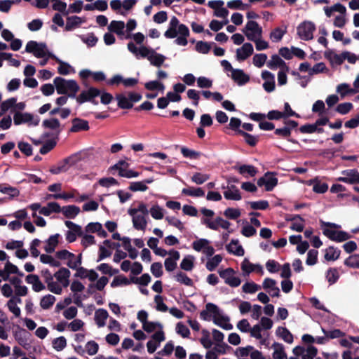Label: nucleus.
I'll use <instances>...</instances> for the list:
<instances>
[{"instance_id": "nucleus-1", "label": "nucleus", "mask_w": 359, "mask_h": 359, "mask_svg": "<svg viewBox=\"0 0 359 359\" xmlns=\"http://www.w3.org/2000/svg\"><path fill=\"white\" fill-rule=\"evenodd\" d=\"M164 36L168 39H175V43L178 46H185L188 43L189 29L184 24L180 22L179 20L173 16L169 22L168 29L165 32Z\"/></svg>"}, {"instance_id": "nucleus-2", "label": "nucleus", "mask_w": 359, "mask_h": 359, "mask_svg": "<svg viewBox=\"0 0 359 359\" xmlns=\"http://www.w3.org/2000/svg\"><path fill=\"white\" fill-rule=\"evenodd\" d=\"M127 48L137 58H147L151 65L158 67H161L165 60L163 55L158 53L154 49L144 45L137 47L133 42H129Z\"/></svg>"}, {"instance_id": "nucleus-3", "label": "nucleus", "mask_w": 359, "mask_h": 359, "mask_svg": "<svg viewBox=\"0 0 359 359\" xmlns=\"http://www.w3.org/2000/svg\"><path fill=\"white\" fill-rule=\"evenodd\" d=\"M1 271L4 273V280H8L13 285L17 296H26L27 294L28 288L22 285V280L15 276L10 277L12 274H17L20 276H23V273L20 271L17 266L8 261Z\"/></svg>"}, {"instance_id": "nucleus-4", "label": "nucleus", "mask_w": 359, "mask_h": 359, "mask_svg": "<svg viewBox=\"0 0 359 359\" xmlns=\"http://www.w3.org/2000/svg\"><path fill=\"white\" fill-rule=\"evenodd\" d=\"M128 212L132 217L133 225L135 229L144 230L146 229L149 210L144 203H138L136 207L130 208Z\"/></svg>"}, {"instance_id": "nucleus-5", "label": "nucleus", "mask_w": 359, "mask_h": 359, "mask_svg": "<svg viewBox=\"0 0 359 359\" xmlns=\"http://www.w3.org/2000/svg\"><path fill=\"white\" fill-rule=\"evenodd\" d=\"M339 227V225L334 223L321 222L323 233L330 239L337 242L348 240L350 238V236L345 231L337 230Z\"/></svg>"}, {"instance_id": "nucleus-6", "label": "nucleus", "mask_w": 359, "mask_h": 359, "mask_svg": "<svg viewBox=\"0 0 359 359\" xmlns=\"http://www.w3.org/2000/svg\"><path fill=\"white\" fill-rule=\"evenodd\" d=\"M54 85L58 94H67L69 97H74L79 90V86L74 80H66L61 77L54 79Z\"/></svg>"}, {"instance_id": "nucleus-7", "label": "nucleus", "mask_w": 359, "mask_h": 359, "mask_svg": "<svg viewBox=\"0 0 359 359\" xmlns=\"http://www.w3.org/2000/svg\"><path fill=\"white\" fill-rule=\"evenodd\" d=\"M141 99V95L133 92L121 93L116 95L117 104L121 109H130L134 103L139 102Z\"/></svg>"}, {"instance_id": "nucleus-8", "label": "nucleus", "mask_w": 359, "mask_h": 359, "mask_svg": "<svg viewBox=\"0 0 359 359\" xmlns=\"http://www.w3.org/2000/svg\"><path fill=\"white\" fill-rule=\"evenodd\" d=\"M25 51L32 53L36 57H47L52 56L45 43H38L35 41H29L25 46Z\"/></svg>"}, {"instance_id": "nucleus-9", "label": "nucleus", "mask_w": 359, "mask_h": 359, "mask_svg": "<svg viewBox=\"0 0 359 359\" xmlns=\"http://www.w3.org/2000/svg\"><path fill=\"white\" fill-rule=\"evenodd\" d=\"M316 30L315 24L309 20H306L300 23L297 28V35L302 40L309 41L313 37V32Z\"/></svg>"}, {"instance_id": "nucleus-10", "label": "nucleus", "mask_w": 359, "mask_h": 359, "mask_svg": "<svg viewBox=\"0 0 359 359\" xmlns=\"http://www.w3.org/2000/svg\"><path fill=\"white\" fill-rule=\"evenodd\" d=\"M56 257L60 259L64 260L65 264L72 269H77L81 264L80 256L77 257L66 250L57 252Z\"/></svg>"}, {"instance_id": "nucleus-11", "label": "nucleus", "mask_w": 359, "mask_h": 359, "mask_svg": "<svg viewBox=\"0 0 359 359\" xmlns=\"http://www.w3.org/2000/svg\"><path fill=\"white\" fill-rule=\"evenodd\" d=\"M15 125L27 123L29 126H36L40 122V118L37 116H34L29 113L15 112L13 116Z\"/></svg>"}, {"instance_id": "nucleus-12", "label": "nucleus", "mask_w": 359, "mask_h": 359, "mask_svg": "<svg viewBox=\"0 0 359 359\" xmlns=\"http://www.w3.org/2000/svg\"><path fill=\"white\" fill-rule=\"evenodd\" d=\"M243 32L250 41H254L258 37H262V29L255 21H248L243 29Z\"/></svg>"}, {"instance_id": "nucleus-13", "label": "nucleus", "mask_w": 359, "mask_h": 359, "mask_svg": "<svg viewBox=\"0 0 359 359\" xmlns=\"http://www.w3.org/2000/svg\"><path fill=\"white\" fill-rule=\"evenodd\" d=\"M219 276L224 283L232 287H236L241 283V278L236 276V271L232 268L219 271Z\"/></svg>"}, {"instance_id": "nucleus-14", "label": "nucleus", "mask_w": 359, "mask_h": 359, "mask_svg": "<svg viewBox=\"0 0 359 359\" xmlns=\"http://www.w3.org/2000/svg\"><path fill=\"white\" fill-rule=\"evenodd\" d=\"M292 352L297 357L302 356V359H313L318 353V350L311 345L306 348L297 346L293 348Z\"/></svg>"}, {"instance_id": "nucleus-15", "label": "nucleus", "mask_w": 359, "mask_h": 359, "mask_svg": "<svg viewBox=\"0 0 359 359\" xmlns=\"http://www.w3.org/2000/svg\"><path fill=\"white\" fill-rule=\"evenodd\" d=\"M192 248L197 252H203L207 256H212L214 248L210 245V241L205 238H199L192 243Z\"/></svg>"}, {"instance_id": "nucleus-16", "label": "nucleus", "mask_w": 359, "mask_h": 359, "mask_svg": "<svg viewBox=\"0 0 359 359\" xmlns=\"http://www.w3.org/2000/svg\"><path fill=\"white\" fill-rule=\"evenodd\" d=\"M65 224L69 229L66 233V240L69 243L75 241L77 236H82V229L79 225L71 221H65Z\"/></svg>"}, {"instance_id": "nucleus-17", "label": "nucleus", "mask_w": 359, "mask_h": 359, "mask_svg": "<svg viewBox=\"0 0 359 359\" xmlns=\"http://www.w3.org/2000/svg\"><path fill=\"white\" fill-rule=\"evenodd\" d=\"M241 268L243 276H248L252 272H255L260 275L264 274V269L262 265L259 264H253L247 258H245L241 262Z\"/></svg>"}, {"instance_id": "nucleus-18", "label": "nucleus", "mask_w": 359, "mask_h": 359, "mask_svg": "<svg viewBox=\"0 0 359 359\" xmlns=\"http://www.w3.org/2000/svg\"><path fill=\"white\" fill-rule=\"evenodd\" d=\"M126 24L124 23V22L119 20H112L108 26V30L110 32H113L117 34L120 39H130L131 34H126V32L124 30Z\"/></svg>"}, {"instance_id": "nucleus-19", "label": "nucleus", "mask_w": 359, "mask_h": 359, "mask_svg": "<svg viewBox=\"0 0 359 359\" xmlns=\"http://www.w3.org/2000/svg\"><path fill=\"white\" fill-rule=\"evenodd\" d=\"M221 311L222 310L217 305L212 303H208L205 305V309L201 312L200 316L204 320L208 321L212 320L213 321Z\"/></svg>"}, {"instance_id": "nucleus-20", "label": "nucleus", "mask_w": 359, "mask_h": 359, "mask_svg": "<svg viewBox=\"0 0 359 359\" xmlns=\"http://www.w3.org/2000/svg\"><path fill=\"white\" fill-rule=\"evenodd\" d=\"M278 184V179L271 173L267 172L257 180L259 187H264L266 191H271Z\"/></svg>"}, {"instance_id": "nucleus-21", "label": "nucleus", "mask_w": 359, "mask_h": 359, "mask_svg": "<svg viewBox=\"0 0 359 359\" xmlns=\"http://www.w3.org/2000/svg\"><path fill=\"white\" fill-rule=\"evenodd\" d=\"M165 339L163 331L154 333L151 336V339L147 344V351L149 353H153L159 347L161 343Z\"/></svg>"}, {"instance_id": "nucleus-22", "label": "nucleus", "mask_w": 359, "mask_h": 359, "mask_svg": "<svg viewBox=\"0 0 359 359\" xmlns=\"http://www.w3.org/2000/svg\"><path fill=\"white\" fill-rule=\"evenodd\" d=\"M342 177L337 178L339 182L348 184L359 183V172L355 169L346 170L341 172Z\"/></svg>"}, {"instance_id": "nucleus-23", "label": "nucleus", "mask_w": 359, "mask_h": 359, "mask_svg": "<svg viewBox=\"0 0 359 359\" xmlns=\"http://www.w3.org/2000/svg\"><path fill=\"white\" fill-rule=\"evenodd\" d=\"M254 48L250 43H245L243 46L236 49V57L238 61H244L252 55Z\"/></svg>"}, {"instance_id": "nucleus-24", "label": "nucleus", "mask_w": 359, "mask_h": 359, "mask_svg": "<svg viewBox=\"0 0 359 359\" xmlns=\"http://www.w3.org/2000/svg\"><path fill=\"white\" fill-rule=\"evenodd\" d=\"M180 257V252L172 250L168 252V257L165 259L164 265L167 271H172L177 267V262Z\"/></svg>"}, {"instance_id": "nucleus-25", "label": "nucleus", "mask_w": 359, "mask_h": 359, "mask_svg": "<svg viewBox=\"0 0 359 359\" xmlns=\"http://www.w3.org/2000/svg\"><path fill=\"white\" fill-rule=\"evenodd\" d=\"M208 6L214 9V15L217 18H226L229 14L226 8H224L223 1H210L208 2Z\"/></svg>"}, {"instance_id": "nucleus-26", "label": "nucleus", "mask_w": 359, "mask_h": 359, "mask_svg": "<svg viewBox=\"0 0 359 359\" xmlns=\"http://www.w3.org/2000/svg\"><path fill=\"white\" fill-rule=\"evenodd\" d=\"M264 80L263 88L268 93H271L275 90V76L269 71H263L261 74Z\"/></svg>"}, {"instance_id": "nucleus-27", "label": "nucleus", "mask_w": 359, "mask_h": 359, "mask_svg": "<svg viewBox=\"0 0 359 359\" xmlns=\"http://www.w3.org/2000/svg\"><path fill=\"white\" fill-rule=\"evenodd\" d=\"M262 287L265 290L271 297H279L280 290L277 286V283L275 280L266 278L263 280Z\"/></svg>"}, {"instance_id": "nucleus-28", "label": "nucleus", "mask_w": 359, "mask_h": 359, "mask_svg": "<svg viewBox=\"0 0 359 359\" xmlns=\"http://www.w3.org/2000/svg\"><path fill=\"white\" fill-rule=\"evenodd\" d=\"M21 296L11 298L6 303L8 310L14 315L15 318H19L21 315V310L19 304L22 303V299L20 298Z\"/></svg>"}, {"instance_id": "nucleus-29", "label": "nucleus", "mask_w": 359, "mask_h": 359, "mask_svg": "<svg viewBox=\"0 0 359 359\" xmlns=\"http://www.w3.org/2000/svg\"><path fill=\"white\" fill-rule=\"evenodd\" d=\"M26 282L32 285V290L36 292H39L45 290L46 286L40 280L39 277L35 274L27 275L25 278Z\"/></svg>"}, {"instance_id": "nucleus-30", "label": "nucleus", "mask_w": 359, "mask_h": 359, "mask_svg": "<svg viewBox=\"0 0 359 359\" xmlns=\"http://www.w3.org/2000/svg\"><path fill=\"white\" fill-rule=\"evenodd\" d=\"M70 271L66 268H61L53 275V278H55L59 284L62 285L64 287H67L69 283Z\"/></svg>"}, {"instance_id": "nucleus-31", "label": "nucleus", "mask_w": 359, "mask_h": 359, "mask_svg": "<svg viewBox=\"0 0 359 359\" xmlns=\"http://www.w3.org/2000/svg\"><path fill=\"white\" fill-rule=\"evenodd\" d=\"M100 91L95 88H90L88 90L83 91L77 97L76 101L81 104L87 101H90L93 98L100 95Z\"/></svg>"}, {"instance_id": "nucleus-32", "label": "nucleus", "mask_w": 359, "mask_h": 359, "mask_svg": "<svg viewBox=\"0 0 359 359\" xmlns=\"http://www.w3.org/2000/svg\"><path fill=\"white\" fill-rule=\"evenodd\" d=\"M75 276L80 278H88L90 281L93 282L97 279V273L93 270H88L83 267L78 266Z\"/></svg>"}, {"instance_id": "nucleus-33", "label": "nucleus", "mask_w": 359, "mask_h": 359, "mask_svg": "<svg viewBox=\"0 0 359 359\" xmlns=\"http://www.w3.org/2000/svg\"><path fill=\"white\" fill-rule=\"evenodd\" d=\"M229 321L230 318L222 311L214 319L213 323L224 330H231L233 329V325L229 323Z\"/></svg>"}, {"instance_id": "nucleus-34", "label": "nucleus", "mask_w": 359, "mask_h": 359, "mask_svg": "<svg viewBox=\"0 0 359 359\" xmlns=\"http://www.w3.org/2000/svg\"><path fill=\"white\" fill-rule=\"evenodd\" d=\"M231 78L239 86H243L250 81V76L240 69H232Z\"/></svg>"}, {"instance_id": "nucleus-35", "label": "nucleus", "mask_w": 359, "mask_h": 359, "mask_svg": "<svg viewBox=\"0 0 359 359\" xmlns=\"http://www.w3.org/2000/svg\"><path fill=\"white\" fill-rule=\"evenodd\" d=\"M89 130L88 122L86 120L75 118L72 121V127L70 132L79 133L81 131H87Z\"/></svg>"}, {"instance_id": "nucleus-36", "label": "nucleus", "mask_w": 359, "mask_h": 359, "mask_svg": "<svg viewBox=\"0 0 359 359\" xmlns=\"http://www.w3.org/2000/svg\"><path fill=\"white\" fill-rule=\"evenodd\" d=\"M267 67L271 69H276L277 68L280 69H289L285 61L277 55L271 56V60L267 63Z\"/></svg>"}, {"instance_id": "nucleus-37", "label": "nucleus", "mask_w": 359, "mask_h": 359, "mask_svg": "<svg viewBox=\"0 0 359 359\" xmlns=\"http://www.w3.org/2000/svg\"><path fill=\"white\" fill-rule=\"evenodd\" d=\"M109 317L107 310L99 309L95 311L94 320L98 327H103L106 325V321Z\"/></svg>"}, {"instance_id": "nucleus-38", "label": "nucleus", "mask_w": 359, "mask_h": 359, "mask_svg": "<svg viewBox=\"0 0 359 359\" xmlns=\"http://www.w3.org/2000/svg\"><path fill=\"white\" fill-rule=\"evenodd\" d=\"M60 212L67 218L74 219L79 214L80 208L74 205H69L61 207Z\"/></svg>"}, {"instance_id": "nucleus-39", "label": "nucleus", "mask_w": 359, "mask_h": 359, "mask_svg": "<svg viewBox=\"0 0 359 359\" xmlns=\"http://www.w3.org/2000/svg\"><path fill=\"white\" fill-rule=\"evenodd\" d=\"M224 196L227 200L240 201L241 199L239 190L233 185L226 187L224 192Z\"/></svg>"}, {"instance_id": "nucleus-40", "label": "nucleus", "mask_w": 359, "mask_h": 359, "mask_svg": "<svg viewBox=\"0 0 359 359\" xmlns=\"http://www.w3.org/2000/svg\"><path fill=\"white\" fill-rule=\"evenodd\" d=\"M226 250L229 253L236 256H243L244 250L238 240H232L229 245H226Z\"/></svg>"}, {"instance_id": "nucleus-41", "label": "nucleus", "mask_w": 359, "mask_h": 359, "mask_svg": "<svg viewBox=\"0 0 359 359\" xmlns=\"http://www.w3.org/2000/svg\"><path fill=\"white\" fill-rule=\"evenodd\" d=\"M273 349L272 356L273 359H287V354L283 344L274 342L271 345Z\"/></svg>"}, {"instance_id": "nucleus-42", "label": "nucleus", "mask_w": 359, "mask_h": 359, "mask_svg": "<svg viewBox=\"0 0 359 359\" xmlns=\"http://www.w3.org/2000/svg\"><path fill=\"white\" fill-rule=\"evenodd\" d=\"M61 207L59 203L56 202H50L47 204L46 206L41 208L40 214L44 216H49L50 214L55 212H60Z\"/></svg>"}, {"instance_id": "nucleus-43", "label": "nucleus", "mask_w": 359, "mask_h": 359, "mask_svg": "<svg viewBox=\"0 0 359 359\" xmlns=\"http://www.w3.org/2000/svg\"><path fill=\"white\" fill-rule=\"evenodd\" d=\"M85 22V20L79 16H71L67 18V22L65 25V30L71 31L76 27H79L82 23Z\"/></svg>"}, {"instance_id": "nucleus-44", "label": "nucleus", "mask_w": 359, "mask_h": 359, "mask_svg": "<svg viewBox=\"0 0 359 359\" xmlns=\"http://www.w3.org/2000/svg\"><path fill=\"white\" fill-rule=\"evenodd\" d=\"M60 234L56 233L50 236L46 241L44 250L46 252H53L59 243Z\"/></svg>"}, {"instance_id": "nucleus-45", "label": "nucleus", "mask_w": 359, "mask_h": 359, "mask_svg": "<svg viewBox=\"0 0 359 359\" xmlns=\"http://www.w3.org/2000/svg\"><path fill=\"white\" fill-rule=\"evenodd\" d=\"M276 334L286 343L292 344L293 342V336L286 327H278L276 330Z\"/></svg>"}, {"instance_id": "nucleus-46", "label": "nucleus", "mask_w": 359, "mask_h": 359, "mask_svg": "<svg viewBox=\"0 0 359 359\" xmlns=\"http://www.w3.org/2000/svg\"><path fill=\"white\" fill-rule=\"evenodd\" d=\"M336 91L340 94L342 98L348 94H355L359 92L358 90L351 88L348 84L345 83L339 84L336 88Z\"/></svg>"}, {"instance_id": "nucleus-47", "label": "nucleus", "mask_w": 359, "mask_h": 359, "mask_svg": "<svg viewBox=\"0 0 359 359\" xmlns=\"http://www.w3.org/2000/svg\"><path fill=\"white\" fill-rule=\"evenodd\" d=\"M142 329L148 333H158L160 331H163V325L160 323L151 321L145 322L142 325Z\"/></svg>"}, {"instance_id": "nucleus-48", "label": "nucleus", "mask_w": 359, "mask_h": 359, "mask_svg": "<svg viewBox=\"0 0 359 359\" xmlns=\"http://www.w3.org/2000/svg\"><path fill=\"white\" fill-rule=\"evenodd\" d=\"M194 256L191 255H186L180 263V268L184 271H191L194 267Z\"/></svg>"}, {"instance_id": "nucleus-49", "label": "nucleus", "mask_w": 359, "mask_h": 359, "mask_svg": "<svg viewBox=\"0 0 359 359\" xmlns=\"http://www.w3.org/2000/svg\"><path fill=\"white\" fill-rule=\"evenodd\" d=\"M240 174L243 175L245 177H254L257 172V170L255 167L251 165H242L238 166L236 168Z\"/></svg>"}, {"instance_id": "nucleus-50", "label": "nucleus", "mask_w": 359, "mask_h": 359, "mask_svg": "<svg viewBox=\"0 0 359 359\" xmlns=\"http://www.w3.org/2000/svg\"><path fill=\"white\" fill-rule=\"evenodd\" d=\"M291 220L290 229L297 232H302L304 227V220L299 215L294 216Z\"/></svg>"}, {"instance_id": "nucleus-51", "label": "nucleus", "mask_w": 359, "mask_h": 359, "mask_svg": "<svg viewBox=\"0 0 359 359\" xmlns=\"http://www.w3.org/2000/svg\"><path fill=\"white\" fill-rule=\"evenodd\" d=\"M55 300L56 299L53 295L50 294H46L41 299L40 306L44 310L49 309L53 306Z\"/></svg>"}, {"instance_id": "nucleus-52", "label": "nucleus", "mask_w": 359, "mask_h": 359, "mask_svg": "<svg viewBox=\"0 0 359 359\" xmlns=\"http://www.w3.org/2000/svg\"><path fill=\"white\" fill-rule=\"evenodd\" d=\"M164 209L158 204L153 205L149 209V213L153 219L160 220L164 217Z\"/></svg>"}, {"instance_id": "nucleus-53", "label": "nucleus", "mask_w": 359, "mask_h": 359, "mask_svg": "<svg viewBox=\"0 0 359 359\" xmlns=\"http://www.w3.org/2000/svg\"><path fill=\"white\" fill-rule=\"evenodd\" d=\"M46 285L48 290L55 294H60L65 287L62 285L59 284L55 278H52Z\"/></svg>"}, {"instance_id": "nucleus-54", "label": "nucleus", "mask_w": 359, "mask_h": 359, "mask_svg": "<svg viewBox=\"0 0 359 359\" xmlns=\"http://www.w3.org/2000/svg\"><path fill=\"white\" fill-rule=\"evenodd\" d=\"M212 225L214 227H210L212 230H217L219 227L224 229H229L231 226L230 222L224 219L223 218L218 217L212 220Z\"/></svg>"}, {"instance_id": "nucleus-55", "label": "nucleus", "mask_w": 359, "mask_h": 359, "mask_svg": "<svg viewBox=\"0 0 359 359\" xmlns=\"http://www.w3.org/2000/svg\"><path fill=\"white\" fill-rule=\"evenodd\" d=\"M43 127L45 128L50 129L55 131L60 130V123L55 118H51L48 119H46L42 123Z\"/></svg>"}, {"instance_id": "nucleus-56", "label": "nucleus", "mask_w": 359, "mask_h": 359, "mask_svg": "<svg viewBox=\"0 0 359 359\" xmlns=\"http://www.w3.org/2000/svg\"><path fill=\"white\" fill-rule=\"evenodd\" d=\"M123 162H119L116 166L118 169V174L121 177H127V178H133L137 177L140 174L139 172L132 170H126L120 167V165H123Z\"/></svg>"}, {"instance_id": "nucleus-57", "label": "nucleus", "mask_w": 359, "mask_h": 359, "mask_svg": "<svg viewBox=\"0 0 359 359\" xmlns=\"http://www.w3.org/2000/svg\"><path fill=\"white\" fill-rule=\"evenodd\" d=\"M1 294L6 298H12L15 297L13 294L15 292V288L13 285L9 282V283H4L0 287Z\"/></svg>"}, {"instance_id": "nucleus-58", "label": "nucleus", "mask_w": 359, "mask_h": 359, "mask_svg": "<svg viewBox=\"0 0 359 359\" xmlns=\"http://www.w3.org/2000/svg\"><path fill=\"white\" fill-rule=\"evenodd\" d=\"M222 260V257L220 255H216L214 257L208 259L206 262V268L209 271H214L216 267L220 264Z\"/></svg>"}, {"instance_id": "nucleus-59", "label": "nucleus", "mask_w": 359, "mask_h": 359, "mask_svg": "<svg viewBox=\"0 0 359 359\" xmlns=\"http://www.w3.org/2000/svg\"><path fill=\"white\" fill-rule=\"evenodd\" d=\"M56 61L59 63L57 71L60 74L67 75L74 72V68L68 63L64 62L56 57Z\"/></svg>"}, {"instance_id": "nucleus-60", "label": "nucleus", "mask_w": 359, "mask_h": 359, "mask_svg": "<svg viewBox=\"0 0 359 359\" xmlns=\"http://www.w3.org/2000/svg\"><path fill=\"white\" fill-rule=\"evenodd\" d=\"M261 289V286L250 281L246 282L242 286L243 292L248 294H254Z\"/></svg>"}, {"instance_id": "nucleus-61", "label": "nucleus", "mask_w": 359, "mask_h": 359, "mask_svg": "<svg viewBox=\"0 0 359 359\" xmlns=\"http://www.w3.org/2000/svg\"><path fill=\"white\" fill-rule=\"evenodd\" d=\"M176 281L187 286H192L193 281L187 274L182 271H178L174 276Z\"/></svg>"}, {"instance_id": "nucleus-62", "label": "nucleus", "mask_w": 359, "mask_h": 359, "mask_svg": "<svg viewBox=\"0 0 359 359\" xmlns=\"http://www.w3.org/2000/svg\"><path fill=\"white\" fill-rule=\"evenodd\" d=\"M200 343L203 348L209 349L212 346V341L210 337V332L207 330H202V337L200 339Z\"/></svg>"}, {"instance_id": "nucleus-63", "label": "nucleus", "mask_w": 359, "mask_h": 359, "mask_svg": "<svg viewBox=\"0 0 359 359\" xmlns=\"http://www.w3.org/2000/svg\"><path fill=\"white\" fill-rule=\"evenodd\" d=\"M313 184V191L318 194L325 193L328 189V185L326 183L318 180H313L310 182Z\"/></svg>"}, {"instance_id": "nucleus-64", "label": "nucleus", "mask_w": 359, "mask_h": 359, "mask_svg": "<svg viewBox=\"0 0 359 359\" xmlns=\"http://www.w3.org/2000/svg\"><path fill=\"white\" fill-rule=\"evenodd\" d=\"M344 264L351 268L359 269V255L354 254L351 255L345 259Z\"/></svg>"}]
</instances>
